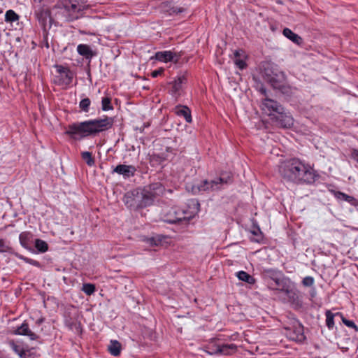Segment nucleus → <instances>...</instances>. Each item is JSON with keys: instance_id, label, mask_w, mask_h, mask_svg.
I'll list each match as a JSON object with an SVG mask.
<instances>
[{"instance_id": "nucleus-1", "label": "nucleus", "mask_w": 358, "mask_h": 358, "mask_svg": "<svg viewBox=\"0 0 358 358\" xmlns=\"http://www.w3.org/2000/svg\"><path fill=\"white\" fill-rule=\"evenodd\" d=\"M279 173L284 179L297 184L313 183L317 176L310 165L298 159L281 163L279 166Z\"/></svg>"}, {"instance_id": "nucleus-2", "label": "nucleus", "mask_w": 358, "mask_h": 358, "mask_svg": "<svg viewBox=\"0 0 358 358\" xmlns=\"http://www.w3.org/2000/svg\"><path fill=\"white\" fill-rule=\"evenodd\" d=\"M113 124V119L109 117L73 122L66 127L65 134L74 140H81L110 129Z\"/></svg>"}, {"instance_id": "nucleus-3", "label": "nucleus", "mask_w": 358, "mask_h": 358, "mask_svg": "<svg viewBox=\"0 0 358 358\" xmlns=\"http://www.w3.org/2000/svg\"><path fill=\"white\" fill-rule=\"evenodd\" d=\"M262 110L271 117L277 126L289 128L294 124V119L289 112L276 101L265 98L261 105Z\"/></svg>"}, {"instance_id": "nucleus-4", "label": "nucleus", "mask_w": 358, "mask_h": 358, "mask_svg": "<svg viewBox=\"0 0 358 358\" xmlns=\"http://www.w3.org/2000/svg\"><path fill=\"white\" fill-rule=\"evenodd\" d=\"M86 0H69L61 4L55 6V8L59 9V14L65 20L73 21L80 16V12L86 8Z\"/></svg>"}, {"instance_id": "nucleus-5", "label": "nucleus", "mask_w": 358, "mask_h": 358, "mask_svg": "<svg viewBox=\"0 0 358 358\" xmlns=\"http://www.w3.org/2000/svg\"><path fill=\"white\" fill-rule=\"evenodd\" d=\"M194 212L182 209L179 207H171L165 214V221L169 223H176L182 220H189L194 216Z\"/></svg>"}, {"instance_id": "nucleus-6", "label": "nucleus", "mask_w": 358, "mask_h": 358, "mask_svg": "<svg viewBox=\"0 0 358 358\" xmlns=\"http://www.w3.org/2000/svg\"><path fill=\"white\" fill-rule=\"evenodd\" d=\"M57 74L55 76L54 82L57 85H69L73 79L74 73L69 68L62 65H55Z\"/></svg>"}, {"instance_id": "nucleus-7", "label": "nucleus", "mask_w": 358, "mask_h": 358, "mask_svg": "<svg viewBox=\"0 0 358 358\" xmlns=\"http://www.w3.org/2000/svg\"><path fill=\"white\" fill-rule=\"evenodd\" d=\"M230 176L229 175H222L220 178L208 182L203 180L202 183L197 187L199 192L206 190H217L219 189L223 184H227L230 181Z\"/></svg>"}, {"instance_id": "nucleus-8", "label": "nucleus", "mask_w": 358, "mask_h": 358, "mask_svg": "<svg viewBox=\"0 0 358 358\" xmlns=\"http://www.w3.org/2000/svg\"><path fill=\"white\" fill-rule=\"evenodd\" d=\"M266 80L271 83L273 88L278 89L285 81V74L282 71L266 69L264 73Z\"/></svg>"}, {"instance_id": "nucleus-9", "label": "nucleus", "mask_w": 358, "mask_h": 358, "mask_svg": "<svg viewBox=\"0 0 358 358\" xmlns=\"http://www.w3.org/2000/svg\"><path fill=\"white\" fill-rule=\"evenodd\" d=\"M34 13L42 27L45 28L48 22H49L50 25H51L52 18L50 17V10L47 8H45L41 5L35 6Z\"/></svg>"}, {"instance_id": "nucleus-10", "label": "nucleus", "mask_w": 358, "mask_h": 358, "mask_svg": "<svg viewBox=\"0 0 358 358\" xmlns=\"http://www.w3.org/2000/svg\"><path fill=\"white\" fill-rule=\"evenodd\" d=\"M236 345L234 344H224L222 345H216L213 348H208L206 351L209 355H230L235 352Z\"/></svg>"}, {"instance_id": "nucleus-11", "label": "nucleus", "mask_w": 358, "mask_h": 358, "mask_svg": "<svg viewBox=\"0 0 358 358\" xmlns=\"http://www.w3.org/2000/svg\"><path fill=\"white\" fill-rule=\"evenodd\" d=\"M180 55L173 51H159L155 53V59L162 62H173L177 63L180 59Z\"/></svg>"}, {"instance_id": "nucleus-12", "label": "nucleus", "mask_w": 358, "mask_h": 358, "mask_svg": "<svg viewBox=\"0 0 358 358\" xmlns=\"http://www.w3.org/2000/svg\"><path fill=\"white\" fill-rule=\"evenodd\" d=\"M140 199L141 203H138V206L141 208L146 207L148 206H150L153 201L154 199L156 198L153 196V194L150 192L148 189L145 187L142 189L141 191H136Z\"/></svg>"}, {"instance_id": "nucleus-13", "label": "nucleus", "mask_w": 358, "mask_h": 358, "mask_svg": "<svg viewBox=\"0 0 358 358\" xmlns=\"http://www.w3.org/2000/svg\"><path fill=\"white\" fill-rule=\"evenodd\" d=\"M187 83V78L185 75H182L178 77L173 82L171 83L172 85L171 92L174 97H178L180 95L181 90L184 85Z\"/></svg>"}, {"instance_id": "nucleus-14", "label": "nucleus", "mask_w": 358, "mask_h": 358, "mask_svg": "<svg viewBox=\"0 0 358 358\" xmlns=\"http://www.w3.org/2000/svg\"><path fill=\"white\" fill-rule=\"evenodd\" d=\"M136 169L132 165L119 164L113 171V173H117L122 175L124 178L134 176Z\"/></svg>"}, {"instance_id": "nucleus-15", "label": "nucleus", "mask_w": 358, "mask_h": 358, "mask_svg": "<svg viewBox=\"0 0 358 358\" xmlns=\"http://www.w3.org/2000/svg\"><path fill=\"white\" fill-rule=\"evenodd\" d=\"M160 8L162 12L166 13L169 15H178L185 10V8L175 6L171 3H163Z\"/></svg>"}, {"instance_id": "nucleus-16", "label": "nucleus", "mask_w": 358, "mask_h": 358, "mask_svg": "<svg viewBox=\"0 0 358 358\" xmlns=\"http://www.w3.org/2000/svg\"><path fill=\"white\" fill-rule=\"evenodd\" d=\"M124 201L125 204L129 208H141L140 206L138 205V203H141V201L136 191L128 192L124 196Z\"/></svg>"}, {"instance_id": "nucleus-17", "label": "nucleus", "mask_w": 358, "mask_h": 358, "mask_svg": "<svg viewBox=\"0 0 358 358\" xmlns=\"http://www.w3.org/2000/svg\"><path fill=\"white\" fill-rule=\"evenodd\" d=\"M15 334L27 336L31 340L34 341L38 338L36 334L32 332L27 323L23 322L17 329L14 331Z\"/></svg>"}, {"instance_id": "nucleus-18", "label": "nucleus", "mask_w": 358, "mask_h": 358, "mask_svg": "<svg viewBox=\"0 0 358 358\" xmlns=\"http://www.w3.org/2000/svg\"><path fill=\"white\" fill-rule=\"evenodd\" d=\"M175 113L178 116L183 117L187 122H192L191 111L188 107L185 106H178L175 108Z\"/></svg>"}, {"instance_id": "nucleus-19", "label": "nucleus", "mask_w": 358, "mask_h": 358, "mask_svg": "<svg viewBox=\"0 0 358 358\" xmlns=\"http://www.w3.org/2000/svg\"><path fill=\"white\" fill-rule=\"evenodd\" d=\"M77 52L87 59H91L94 56L93 51L88 45L79 44L77 46Z\"/></svg>"}, {"instance_id": "nucleus-20", "label": "nucleus", "mask_w": 358, "mask_h": 358, "mask_svg": "<svg viewBox=\"0 0 358 358\" xmlns=\"http://www.w3.org/2000/svg\"><path fill=\"white\" fill-rule=\"evenodd\" d=\"M148 190L151 192L154 196L157 197L164 193V187L159 182H155L145 187Z\"/></svg>"}, {"instance_id": "nucleus-21", "label": "nucleus", "mask_w": 358, "mask_h": 358, "mask_svg": "<svg viewBox=\"0 0 358 358\" xmlns=\"http://www.w3.org/2000/svg\"><path fill=\"white\" fill-rule=\"evenodd\" d=\"M108 350L112 355L117 357L120 355L121 344L116 340H112L108 346Z\"/></svg>"}, {"instance_id": "nucleus-22", "label": "nucleus", "mask_w": 358, "mask_h": 358, "mask_svg": "<svg viewBox=\"0 0 358 358\" xmlns=\"http://www.w3.org/2000/svg\"><path fill=\"white\" fill-rule=\"evenodd\" d=\"M283 35L296 44H300L302 41V38L298 34L288 28L283 29Z\"/></svg>"}, {"instance_id": "nucleus-23", "label": "nucleus", "mask_w": 358, "mask_h": 358, "mask_svg": "<svg viewBox=\"0 0 358 358\" xmlns=\"http://www.w3.org/2000/svg\"><path fill=\"white\" fill-rule=\"evenodd\" d=\"M236 275L240 280L245 282L250 285H253L255 282V279L254 277L245 271H238L236 273Z\"/></svg>"}, {"instance_id": "nucleus-24", "label": "nucleus", "mask_w": 358, "mask_h": 358, "mask_svg": "<svg viewBox=\"0 0 358 358\" xmlns=\"http://www.w3.org/2000/svg\"><path fill=\"white\" fill-rule=\"evenodd\" d=\"M19 20V15L13 10H8L5 14V21L6 22H14Z\"/></svg>"}, {"instance_id": "nucleus-25", "label": "nucleus", "mask_w": 358, "mask_h": 358, "mask_svg": "<svg viewBox=\"0 0 358 358\" xmlns=\"http://www.w3.org/2000/svg\"><path fill=\"white\" fill-rule=\"evenodd\" d=\"M334 196L338 199L344 200L348 203H352L355 199L353 196H349L341 192H334Z\"/></svg>"}, {"instance_id": "nucleus-26", "label": "nucleus", "mask_w": 358, "mask_h": 358, "mask_svg": "<svg viewBox=\"0 0 358 358\" xmlns=\"http://www.w3.org/2000/svg\"><path fill=\"white\" fill-rule=\"evenodd\" d=\"M30 239V234L27 232H22L19 236V240L21 245L27 248L29 245Z\"/></svg>"}, {"instance_id": "nucleus-27", "label": "nucleus", "mask_w": 358, "mask_h": 358, "mask_svg": "<svg viewBox=\"0 0 358 358\" xmlns=\"http://www.w3.org/2000/svg\"><path fill=\"white\" fill-rule=\"evenodd\" d=\"M82 159L86 162V164L90 166H92L94 165V159L92 156V153L87 151L83 152L81 153Z\"/></svg>"}, {"instance_id": "nucleus-28", "label": "nucleus", "mask_w": 358, "mask_h": 358, "mask_svg": "<svg viewBox=\"0 0 358 358\" xmlns=\"http://www.w3.org/2000/svg\"><path fill=\"white\" fill-rule=\"evenodd\" d=\"M334 315L330 310L326 312V324L329 329H332L334 327Z\"/></svg>"}, {"instance_id": "nucleus-29", "label": "nucleus", "mask_w": 358, "mask_h": 358, "mask_svg": "<svg viewBox=\"0 0 358 358\" xmlns=\"http://www.w3.org/2000/svg\"><path fill=\"white\" fill-rule=\"evenodd\" d=\"M35 247L41 252H46L48 248V244L46 243V242L43 240H41V239L36 240Z\"/></svg>"}, {"instance_id": "nucleus-30", "label": "nucleus", "mask_w": 358, "mask_h": 358, "mask_svg": "<svg viewBox=\"0 0 358 358\" xmlns=\"http://www.w3.org/2000/svg\"><path fill=\"white\" fill-rule=\"evenodd\" d=\"M101 107L102 110L104 111L112 110L113 108L111 105L110 98L107 96L103 97L101 100Z\"/></svg>"}, {"instance_id": "nucleus-31", "label": "nucleus", "mask_w": 358, "mask_h": 358, "mask_svg": "<svg viewBox=\"0 0 358 358\" xmlns=\"http://www.w3.org/2000/svg\"><path fill=\"white\" fill-rule=\"evenodd\" d=\"M90 104V99L89 98H85L80 101L79 107L83 111L87 113L89 111Z\"/></svg>"}, {"instance_id": "nucleus-32", "label": "nucleus", "mask_w": 358, "mask_h": 358, "mask_svg": "<svg viewBox=\"0 0 358 358\" xmlns=\"http://www.w3.org/2000/svg\"><path fill=\"white\" fill-rule=\"evenodd\" d=\"M15 255L20 259H22L23 261H24L26 263H28V264H30L33 266H37V267H39L40 266V263L34 259H29V258H27V257H25L18 253H15Z\"/></svg>"}, {"instance_id": "nucleus-33", "label": "nucleus", "mask_w": 358, "mask_h": 358, "mask_svg": "<svg viewBox=\"0 0 358 358\" xmlns=\"http://www.w3.org/2000/svg\"><path fill=\"white\" fill-rule=\"evenodd\" d=\"M82 290L87 295H91L95 292V286L91 283H85L83 284Z\"/></svg>"}, {"instance_id": "nucleus-34", "label": "nucleus", "mask_w": 358, "mask_h": 358, "mask_svg": "<svg viewBox=\"0 0 358 358\" xmlns=\"http://www.w3.org/2000/svg\"><path fill=\"white\" fill-rule=\"evenodd\" d=\"M10 345H11V348L13 349V350L17 353L20 357H23V356H25L26 355V352L23 350H21L20 348L16 344H15L13 342H12L10 343Z\"/></svg>"}, {"instance_id": "nucleus-35", "label": "nucleus", "mask_w": 358, "mask_h": 358, "mask_svg": "<svg viewBox=\"0 0 358 358\" xmlns=\"http://www.w3.org/2000/svg\"><path fill=\"white\" fill-rule=\"evenodd\" d=\"M10 250L11 248L9 247L6 242L3 239L0 238V252H10Z\"/></svg>"}, {"instance_id": "nucleus-36", "label": "nucleus", "mask_w": 358, "mask_h": 358, "mask_svg": "<svg viewBox=\"0 0 358 358\" xmlns=\"http://www.w3.org/2000/svg\"><path fill=\"white\" fill-rule=\"evenodd\" d=\"M245 58V57H242V58H237V59H234V63L241 70L245 69L246 66V64L244 60Z\"/></svg>"}, {"instance_id": "nucleus-37", "label": "nucleus", "mask_w": 358, "mask_h": 358, "mask_svg": "<svg viewBox=\"0 0 358 358\" xmlns=\"http://www.w3.org/2000/svg\"><path fill=\"white\" fill-rule=\"evenodd\" d=\"M302 283L306 287H310L314 284V278L310 276L305 277L303 279Z\"/></svg>"}, {"instance_id": "nucleus-38", "label": "nucleus", "mask_w": 358, "mask_h": 358, "mask_svg": "<svg viewBox=\"0 0 358 358\" xmlns=\"http://www.w3.org/2000/svg\"><path fill=\"white\" fill-rule=\"evenodd\" d=\"M336 315H341V318H342V321L348 327H353V328H356V325L354 323V322L351 321V320H346L345 317H343V315L341 314V313H336Z\"/></svg>"}, {"instance_id": "nucleus-39", "label": "nucleus", "mask_w": 358, "mask_h": 358, "mask_svg": "<svg viewBox=\"0 0 358 358\" xmlns=\"http://www.w3.org/2000/svg\"><path fill=\"white\" fill-rule=\"evenodd\" d=\"M235 59L245 57L244 51L241 50H236L234 52Z\"/></svg>"}, {"instance_id": "nucleus-40", "label": "nucleus", "mask_w": 358, "mask_h": 358, "mask_svg": "<svg viewBox=\"0 0 358 358\" xmlns=\"http://www.w3.org/2000/svg\"><path fill=\"white\" fill-rule=\"evenodd\" d=\"M163 71H164L163 69H159L155 70L151 73V76L152 78H156L158 76L161 75Z\"/></svg>"}, {"instance_id": "nucleus-41", "label": "nucleus", "mask_w": 358, "mask_h": 358, "mask_svg": "<svg viewBox=\"0 0 358 358\" xmlns=\"http://www.w3.org/2000/svg\"><path fill=\"white\" fill-rule=\"evenodd\" d=\"M352 158L358 163V150L354 149L351 153Z\"/></svg>"}, {"instance_id": "nucleus-42", "label": "nucleus", "mask_w": 358, "mask_h": 358, "mask_svg": "<svg viewBox=\"0 0 358 358\" xmlns=\"http://www.w3.org/2000/svg\"><path fill=\"white\" fill-rule=\"evenodd\" d=\"M300 332L301 333L297 336L296 340L299 342H302L303 341H304L305 336H304L303 334L302 333V329H300Z\"/></svg>"}, {"instance_id": "nucleus-43", "label": "nucleus", "mask_w": 358, "mask_h": 358, "mask_svg": "<svg viewBox=\"0 0 358 358\" xmlns=\"http://www.w3.org/2000/svg\"><path fill=\"white\" fill-rule=\"evenodd\" d=\"M272 280L274 281L275 285L278 287L280 285L281 283V279L278 277H273L272 278Z\"/></svg>"}, {"instance_id": "nucleus-44", "label": "nucleus", "mask_w": 358, "mask_h": 358, "mask_svg": "<svg viewBox=\"0 0 358 358\" xmlns=\"http://www.w3.org/2000/svg\"><path fill=\"white\" fill-rule=\"evenodd\" d=\"M260 92H262V94L266 95V90L264 88H260Z\"/></svg>"}, {"instance_id": "nucleus-45", "label": "nucleus", "mask_w": 358, "mask_h": 358, "mask_svg": "<svg viewBox=\"0 0 358 358\" xmlns=\"http://www.w3.org/2000/svg\"><path fill=\"white\" fill-rule=\"evenodd\" d=\"M43 322V318H41V319H39V320L37 321V323H38V324H41V323H42Z\"/></svg>"}, {"instance_id": "nucleus-46", "label": "nucleus", "mask_w": 358, "mask_h": 358, "mask_svg": "<svg viewBox=\"0 0 358 358\" xmlns=\"http://www.w3.org/2000/svg\"><path fill=\"white\" fill-rule=\"evenodd\" d=\"M35 3H41L43 0H34Z\"/></svg>"}, {"instance_id": "nucleus-47", "label": "nucleus", "mask_w": 358, "mask_h": 358, "mask_svg": "<svg viewBox=\"0 0 358 358\" xmlns=\"http://www.w3.org/2000/svg\"><path fill=\"white\" fill-rule=\"evenodd\" d=\"M20 358H27V354L25 355V356H23V357H20Z\"/></svg>"}]
</instances>
